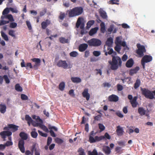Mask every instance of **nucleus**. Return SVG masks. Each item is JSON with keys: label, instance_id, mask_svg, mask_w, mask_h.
Masks as SVG:
<instances>
[{"label": "nucleus", "instance_id": "nucleus-1", "mask_svg": "<svg viewBox=\"0 0 155 155\" xmlns=\"http://www.w3.org/2000/svg\"><path fill=\"white\" fill-rule=\"evenodd\" d=\"M96 133H95L93 130L90 133L89 137L88 140L89 142L90 143H94L97 142L101 141L102 140H104L105 138L110 140L111 138V137L109 134L106 132L104 136H101L99 137L95 136Z\"/></svg>", "mask_w": 155, "mask_h": 155}, {"label": "nucleus", "instance_id": "nucleus-2", "mask_svg": "<svg viewBox=\"0 0 155 155\" xmlns=\"http://www.w3.org/2000/svg\"><path fill=\"white\" fill-rule=\"evenodd\" d=\"M112 61H108V63L110 65V69L114 71L117 70L119 67L122 66V61L120 57L118 56H115L112 55Z\"/></svg>", "mask_w": 155, "mask_h": 155}, {"label": "nucleus", "instance_id": "nucleus-3", "mask_svg": "<svg viewBox=\"0 0 155 155\" xmlns=\"http://www.w3.org/2000/svg\"><path fill=\"white\" fill-rule=\"evenodd\" d=\"M19 136L21 139L19 140L18 143V147L20 151L22 153L25 152L24 147V140H27L28 137V134L24 132H22L20 133Z\"/></svg>", "mask_w": 155, "mask_h": 155}, {"label": "nucleus", "instance_id": "nucleus-4", "mask_svg": "<svg viewBox=\"0 0 155 155\" xmlns=\"http://www.w3.org/2000/svg\"><path fill=\"white\" fill-rule=\"evenodd\" d=\"M83 11V8L81 7H76L68 10L67 13H68L69 18H72L81 15Z\"/></svg>", "mask_w": 155, "mask_h": 155}, {"label": "nucleus", "instance_id": "nucleus-5", "mask_svg": "<svg viewBox=\"0 0 155 155\" xmlns=\"http://www.w3.org/2000/svg\"><path fill=\"white\" fill-rule=\"evenodd\" d=\"M140 90L142 94L146 98L150 99L154 98V97L153 93L155 95V90L152 92L148 89L145 88H143L141 87L140 88Z\"/></svg>", "mask_w": 155, "mask_h": 155}, {"label": "nucleus", "instance_id": "nucleus-6", "mask_svg": "<svg viewBox=\"0 0 155 155\" xmlns=\"http://www.w3.org/2000/svg\"><path fill=\"white\" fill-rule=\"evenodd\" d=\"M87 43L90 46L97 47L101 44V41L98 39L93 38L88 41Z\"/></svg>", "mask_w": 155, "mask_h": 155}, {"label": "nucleus", "instance_id": "nucleus-7", "mask_svg": "<svg viewBox=\"0 0 155 155\" xmlns=\"http://www.w3.org/2000/svg\"><path fill=\"white\" fill-rule=\"evenodd\" d=\"M137 46L138 49L136 50V53L139 57H142L144 55V53L146 52L145 46L143 45H141L139 43L137 44Z\"/></svg>", "mask_w": 155, "mask_h": 155}, {"label": "nucleus", "instance_id": "nucleus-8", "mask_svg": "<svg viewBox=\"0 0 155 155\" xmlns=\"http://www.w3.org/2000/svg\"><path fill=\"white\" fill-rule=\"evenodd\" d=\"M57 65L59 67H61L65 69L67 68H70L72 67V65L70 64H68L66 61L61 60L58 62Z\"/></svg>", "mask_w": 155, "mask_h": 155}, {"label": "nucleus", "instance_id": "nucleus-9", "mask_svg": "<svg viewBox=\"0 0 155 155\" xmlns=\"http://www.w3.org/2000/svg\"><path fill=\"white\" fill-rule=\"evenodd\" d=\"M19 127L18 126L12 124H8L7 127H4V130H8L10 129H12V131L14 132L17 131Z\"/></svg>", "mask_w": 155, "mask_h": 155}, {"label": "nucleus", "instance_id": "nucleus-10", "mask_svg": "<svg viewBox=\"0 0 155 155\" xmlns=\"http://www.w3.org/2000/svg\"><path fill=\"white\" fill-rule=\"evenodd\" d=\"M37 144L35 143L31 146V155H33L34 151L35 152V155H40V150L39 148L36 147Z\"/></svg>", "mask_w": 155, "mask_h": 155}, {"label": "nucleus", "instance_id": "nucleus-11", "mask_svg": "<svg viewBox=\"0 0 155 155\" xmlns=\"http://www.w3.org/2000/svg\"><path fill=\"white\" fill-rule=\"evenodd\" d=\"M12 135V132L8 130L3 131L0 133V135L2 138L3 139L4 141L5 140V138L6 136H8V137H11L10 136Z\"/></svg>", "mask_w": 155, "mask_h": 155}, {"label": "nucleus", "instance_id": "nucleus-12", "mask_svg": "<svg viewBox=\"0 0 155 155\" xmlns=\"http://www.w3.org/2000/svg\"><path fill=\"white\" fill-rule=\"evenodd\" d=\"M31 60L32 61L35 62V64L33 66V68L34 69L37 70L38 68V67L40 65L41 60L38 58H31Z\"/></svg>", "mask_w": 155, "mask_h": 155}, {"label": "nucleus", "instance_id": "nucleus-13", "mask_svg": "<svg viewBox=\"0 0 155 155\" xmlns=\"http://www.w3.org/2000/svg\"><path fill=\"white\" fill-rule=\"evenodd\" d=\"M152 60L151 56L148 55H145L143 56L141 60V62L144 63H147L151 61Z\"/></svg>", "mask_w": 155, "mask_h": 155}, {"label": "nucleus", "instance_id": "nucleus-14", "mask_svg": "<svg viewBox=\"0 0 155 155\" xmlns=\"http://www.w3.org/2000/svg\"><path fill=\"white\" fill-rule=\"evenodd\" d=\"M108 100L110 102H116L118 101L119 97L117 96L112 94L108 97Z\"/></svg>", "mask_w": 155, "mask_h": 155}, {"label": "nucleus", "instance_id": "nucleus-15", "mask_svg": "<svg viewBox=\"0 0 155 155\" xmlns=\"http://www.w3.org/2000/svg\"><path fill=\"white\" fill-rule=\"evenodd\" d=\"M83 96L86 98L87 101H88L90 98V94L88 93V89L85 88L82 93Z\"/></svg>", "mask_w": 155, "mask_h": 155}, {"label": "nucleus", "instance_id": "nucleus-16", "mask_svg": "<svg viewBox=\"0 0 155 155\" xmlns=\"http://www.w3.org/2000/svg\"><path fill=\"white\" fill-rule=\"evenodd\" d=\"M117 128L116 132L117 135L118 136L122 135L124 132L123 127H121L120 125H119L117 127Z\"/></svg>", "mask_w": 155, "mask_h": 155}, {"label": "nucleus", "instance_id": "nucleus-17", "mask_svg": "<svg viewBox=\"0 0 155 155\" xmlns=\"http://www.w3.org/2000/svg\"><path fill=\"white\" fill-rule=\"evenodd\" d=\"M113 43V39L112 38L110 37L107 39L106 42V45L107 46V50H109L110 49V47H111Z\"/></svg>", "mask_w": 155, "mask_h": 155}, {"label": "nucleus", "instance_id": "nucleus-18", "mask_svg": "<svg viewBox=\"0 0 155 155\" xmlns=\"http://www.w3.org/2000/svg\"><path fill=\"white\" fill-rule=\"evenodd\" d=\"M48 128L50 130L49 132L50 134L51 135L52 137H55L56 136V134L52 130H54L55 131H57V129L54 127H51L50 126H49Z\"/></svg>", "mask_w": 155, "mask_h": 155}, {"label": "nucleus", "instance_id": "nucleus-19", "mask_svg": "<svg viewBox=\"0 0 155 155\" xmlns=\"http://www.w3.org/2000/svg\"><path fill=\"white\" fill-rule=\"evenodd\" d=\"M88 46V45L87 44H81L79 46V50L81 52H83L87 49Z\"/></svg>", "mask_w": 155, "mask_h": 155}, {"label": "nucleus", "instance_id": "nucleus-20", "mask_svg": "<svg viewBox=\"0 0 155 155\" xmlns=\"http://www.w3.org/2000/svg\"><path fill=\"white\" fill-rule=\"evenodd\" d=\"M51 23L50 21L48 19L46 20L45 21L42 22L41 23V28L43 29H45L48 25Z\"/></svg>", "mask_w": 155, "mask_h": 155}, {"label": "nucleus", "instance_id": "nucleus-21", "mask_svg": "<svg viewBox=\"0 0 155 155\" xmlns=\"http://www.w3.org/2000/svg\"><path fill=\"white\" fill-rule=\"evenodd\" d=\"M134 61L133 59L131 58L129 59L126 63V66L127 68L131 67L134 64Z\"/></svg>", "mask_w": 155, "mask_h": 155}, {"label": "nucleus", "instance_id": "nucleus-22", "mask_svg": "<svg viewBox=\"0 0 155 155\" xmlns=\"http://www.w3.org/2000/svg\"><path fill=\"white\" fill-rule=\"evenodd\" d=\"M137 97H135L132 100L130 101V103L133 107L134 108L136 107L138 104L137 102Z\"/></svg>", "mask_w": 155, "mask_h": 155}, {"label": "nucleus", "instance_id": "nucleus-23", "mask_svg": "<svg viewBox=\"0 0 155 155\" xmlns=\"http://www.w3.org/2000/svg\"><path fill=\"white\" fill-rule=\"evenodd\" d=\"M72 81L76 83H78L81 82V78L78 77H72L71 78Z\"/></svg>", "mask_w": 155, "mask_h": 155}, {"label": "nucleus", "instance_id": "nucleus-24", "mask_svg": "<svg viewBox=\"0 0 155 155\" xmlns=\"http://www.w3.org/2000/svg\"><path fill=\"white\" fill-rule=\"evenodd\" d=\"M138 111L141 116H143L146 114L147 111L143 107H139L138 109Z\"/></svg>", "mask_w": 155, "mask_h": 155}, {"label": "nucleus", "instance_id": "nucleus-25", "mask_svg": "<svg viewBox=\"0 0 155 155\" xmlns=\"http://www.w3.org/2000/svg\"><path fill=\"white\" fill-rule=\"evenodd\" d=\"M6 106L5 104H0V112L2 114L5 113L6 111Z\"/></svg>", "mask_w": 155, "mask_h": 155}, {"label": "nucleus", "instance_id": "nucleus-26", "mask_svg": "<svg viewBox=\"0 0 155 155\" xmlns=\"http://www.w3.org/2000/svg\"><path fill=\"white\" fill-rule=\"evenodd\" d=\"M99 14L101 17L104 19L107 18V16L106 12L103 10H100L99 12Z\"/></svg>", "mask_w": 155, "mask_h": 155}, {"label": "nucleus", "instance_id": "nucleus-27", "mask_svg": "<svg viewBox=\"0 0 155 155\" xmlns=\"http://www.w3.org/2000/svg\"><path fill=\"white\" fill-rule=\"evenodd\" d=\"M103 150L105 153L107 155H109L111 152L110 149L109 147L107 146L104 147Z\"/></svg>", "mask_w": 155, "mask_h": 155}, {"label": "nucleus", "instance_id": "nucleus-28", "mask_svg": "<svg viewBox=\"0 0 155 155\" xmlns=\"http://www.w3.org/2000/svg\"><path fill=\"white\" fill-rule=\"evenodd\" d=\"M98 29V28L96 27L94 28H92L89 31V34L90 35L92 36L97 33Z\"/></svg>", "mask_w": 155, "mask_h": 155}, {"label": "nucleus", "instance_id": "nucleus-29", "mask_svg": "<svg viewBox=\"0 0 155 155\" xmlns=\"http://www.w3.org/2000/svg\"><path fill=\"white\" fill-rule=\"evenodd\" d=\"M140 69L139 67H136L134 69L130 70V71L129 74L130 75H132L135 74H136Z\"/></svg>", "mask_w": 155, "mask_h": 155}, {"label": "nucleus", "instance_id": "nucleus-30", "mask_svg": "<svg viewBox=\"0 0 155 155\" xmlns=\"http://www.w3.org/2000/svg\"><path fill=\"white\" fill-rule=\"evenodd\" d=\"M36 129L34 128L32 129V131L31 133V135L32 137L35 138L37 137L38 135L36 131Z\"/></svg>", "mask_w": 155, "mask_h": 155}, {"label": "nucleus", "instance_id": "nucleus-31", "mask_svg": "<svg viewBox=\"0 0 155 155\" xmlns=\"http://www.w3.org/2000/svg\"><path fill=\"white\" fill-rule=\"evenodd\" d=\"M8 139L9 140L7 141L5 143V147L12 146L13 144V142L12 141V137H8Z\"/></svg>", "mask_w": 155, "mask_h": 155}, {"label": "nucleus", "instance_id": "nucleus-32", "mask_svg": "<svg viewBox=\"0 0 155 155\" xmlns=\"http://www.w3.org/2000/svg\"><path fill=\"white\" fill-rule=\"evenodd\" d=\"M25 119L27 121L28 124L29 126L30 125L31 123H32L33 121V120L31 117L28 115H25Z\"/></svg>", "mask_w": 155, "mask_h": 155}, {"label": "nucleus", "instance_id": "nucleus-33", "mask_svg": "<svg viewBox=\"0 0 155 155\" xmlns=\"http://www.w3.org/2000/svg\"><path fill=\"white\" fill-rule=\"evenodd\" d=\"M140 84V81L139 79H137L134 84V87L135 89L137 88Z\"/></svg>", "mask_w": 155, "mask_h": 155}, {"label": "nucleus", "instance_id": "nucleus-34", "mask_svg": "<svg viewBox=\"0 0 155 155\" xmlns=\"http://www.w3.org/2000/svg\"><path fill=\"white\" fill-rule=\"evenodd\" d=\"M101 31L103 33H104L105 31V26L104 23L103 22H102L100 24Z\"/></svg>", "mask_w": 155, "mask_h": 155}, {"label": "nucleus", "instance_id": "nucleus-35", "mask_svg": "<svg viewBox=\"0 0 155 155\" xmlns=\"http://www.w3.org/2000/svg\"><path fill=\"white\" fill-rule=\"evenodd\" d=\"M59 40L60 42L62 44L68 43V39H66L63 37L60 38Z\"/></svg>", "mask_w": 155, "mask_h": 155}, {"label": "nucleus", "instance_id": "nucleus-36", "mask_svg": "<svg viewBox=\"0 0 155 155\" xmlns=\"http://www.w3.org/2000/svg\"><path fill=\"white\" fill-rule=\"evenodd\" d=\"M65 84L64 82H61L59 84V89L61 91H63L65 88Z\"/></svg>", "mask_w": 155, "mask_h": 155}, {"label": "nucleus", "instance_id": "nucleus-37", "mask_svg": "<svg viewBox=\"0 0 155 155\" xmlns=\"http://www.w3.org/2000/svg\"><path fill=\"white\" fill-rule=\"evenodd\" d=\"M2 37L6 41H8V36L2 31H1Z\"/></svg>", "mask_w": 155, "mask_h": 155}, {"label": "nucleus", "instance_id": "nucleus-38", "mask_svg": "<svg viewBox=\"0 0 155 155\" xmlns=\"http://www.w3.org/2000/svg\"><path fill=\"white\" fill-rule=\"evenodd\" d=\"M95 21L94 20H91L88 21L87 24V28H90L94 23Z\"/></svg>", "mask_w": 155, "mask_h": 155}, {"label": "nucleus", "instance_id": "nucleus-39", "mask_svg": "<svg viewBox=\"0 0 155 155\" xmlns=\"http://www.w3.org/2000/svg\"><path fill=\"white\" fill-rule=\"evenodd\" d=\"M15 89L18 91L21 92L22 91V88L21 87L19 84H17L15 85Z\"/></svg>", "mask_w": 155, "mask_h": 155}, {"label": "nucleus", "instance_id": "nucleus-40", "mask_svg": "<svg viewBox=\"0 0 155 155\" xmlns=\"http://www.w3.org/2000/svg\"><path fill=\"white\" fill-rule=\"evenodd\" d=\"M55 141L56 143L58 144H61L64 142V141L62 139L58 137H56L55 138Z\"/></svg>", "mask_w": 155, "mask_h": 155}, {"label": "nucleus", "instance_id": "nucleus-41", "mask_svg": "<svg viewBox=\"0 0 155 155\" xmlns=\"http://www.w3.org/2000/svg\"><path fill=\"white\" fill-rule=\"evenodd\" d=\"M47 9L46 8H43L42 10L39 13L40 16L42 17L45 15V14L47 13Z\"/></svg>", "mask_w": 155, "mask_h": 155}, {"label": "nucleus", "instance_id": "nucleus-42", "mask_svg": "<svg viewBox=\"0 0 155 155\" xmlns=\"http://www.w3.org/2000/svg\"><path fill=\"white\" fill-rule=\"evenodd\" d=\"M88 155H98V153L96 149H94L93 151L91 152V151H89L88 152Z\"/></svg>", "mask_w": 155, "mask_h": 155}, {"label": "nucleus", "instance_id": "nucleus-43", "mask_svg": "<svg viewBox=\"0 0 155 155\" xmlns=\"http://www.w3.org/2000/svg\"><path fill=\"white\" fill-rule=\"evenodd\" d=\"M78 152L79 153V155H85L84 150L82 147L78 149Z\"/></svg>", "mask_w": 155, "mask_h": 155}, {"label": "nucleus", "instance_id": "nucleus-44", "mask_svg": "<svg viewBox=\"0 0 155 155\" xmlns=\"http://www.w3.org/2000/svg\"><path fill=\"white\" fill-rule=\"evenodd\" d=\"M7 19H8L9 21L13 22L14 21L12 15L11 14H8L7 15Z\"/></svg>", "mask_w": 155, "mask_h": 155}, {"label": "nucleus", "instance_id": "nucleus-45", "mask_svg": "<svg viewBox=\"0 0 155 155\" xmlns=\"http://www.w3.org/2000/svg\"><path fill=\"white\" fill-rule=\"evenodd\" d=\"M81 18L80 17L79 18H78L77 22L76 23V26L77 28H78L80 25L81 24Z\"/></svg>", "mask_w": 155, "mask_h": 155}, {"label": "nucleus", "instance_id": "nucleus-46", "mask_svg": "<svg viewBox=\"0 0 155 155\" xmlns=\"http://www.w3.org/2000/svg\"><path fill=\"white\" fill-rule=\"evenodd\" d=\"M32 117L33 119H36V120L37 122H39L41 123H42V121L41 119L39 117H37V118L36 116L35 115H33L32 116Z\"/></svg>", "mask_w": 155, "mask_h": 155}, {"label": "nucleus", "instance_id": "nucleus-47", "mask_svg": "<svg viewBox=\"0 0 155 155\" xmlns=\"http://www.w3.org/2000/svg\"><path fill=\"white\" fill-rule=\"evenodd\" d=\"M78 54L77 52L75 51H73L70 53V55L71 57H75L78 56Z\"/></svg>", "mask_w": 155, "mask_h": 155}, {"label": "nucleus", "instance_id": "nucleus-48", "mask_svg": "<svg viewBox=\"0 0 155 155\" xmlns=\"http://www.w3.org/2000/svg\"><path fill=\"white\" fill-rule=\"evenodd\" d=\"M99 129L100 130V132H102L105 129V127L102 124L99 123L98 124Z\"/></svg>", "mask_w": 155, "mask_h": 155}, {"label": "nucleus", "instance_id": "nucleus-49", "mask_svg": "<svg viewBox=\"0 0 155 155\" xmlns=\"http://www.w3.org/2000/svg\"><path fill=\"white\" fill-rule=\"evenodd\" d=\"M121 40L120 39V37H117L116 38L115 43L116 45H120L121 44Z\"/></svg>", "mask_w": 155, "mask_h": 155}, {"label": "nucleus", "instance_id": "nucleus-50", "mask_svg": "<svg viewBox=\"0 0 155 155\" xmlns=\"http://www.w3.org/2000/svg\"><path fill=\"white\" fill-rule=\"evenodd\" d=\"M15 31L12 30H10L9 31L8 34L14 37V38H15L16 37L15 34Z\"/></svg>", "mask_w": 155, "mask_h": 155}, {"label": "nucleus", "instance_id": "nucleus-51", "mask_svg": "<svg viewBox=\"0 0 155 155\" xmlns=\"http://www.w3.org/2000/svg\"><path fill=\"white\" fill-rule=\"evenodd\" d=\"M9 8H6L2 12V15H7L9 12Z\"/></svg>", "mask_w": 155, "mask_h": 155}, {"label": "nucleus", "instance_id": "nucleus-52", "mask_svg": "<svg viewBox=\"0 0 155 155\" xmlns=\"http://www.w3.org/2000/svg\"><path fill=\"white\" fill-rule=\"evenodd\" d=\"M40 128H41L43 130L45 131L47 133H48L49 131L47 128V127L45 125L41 124V125L40 126Z\"/></svg>", "mask_w": 155, "mask_h": 155}, {"label": "nucleus", "instance_id": "nucleus-53", "mask_svg": "<svg viewBox=\"0 0 155 155\" xmlns=\"http://www.w3.org/2000/svg\"><path fill=\"white\" fill-rule=\"evenodd\" d=\"M119 1L118 0H111L109 2V4H118Z\"/></svg>", "mask_w": 155, "mask_h": 155}, {"label": "nucleus", "instance_id": "nucleus-54", "mask_svg": "<svg viewBox=\"0 0 155 155\" xmlns=\"http://www.w3.org/2000/svg\"><path fill=\"white\" fill-rule=\"evenodd\" d=\"M9 22V21H5L2 19L0 21V26L4 25Z\"/></svg>", "mask_w": 155, "mask_h": 155}, {"label": "nucleus", "instance_id": "nucleus-55", "mask_svg": "<svg viewBox=\"0 0 155 155\" xmlns=\"http://www.w3.org/2000/svg\"><path fill=\"white\" fill-rule=\"evenodd\" d=\"M3 78L6 84H8L10 83V81L8 76L6 75L3 76Z\"/></svg>", "mask_w": 155, "mask_h": 155}, {"label": "nucleus", "instance_id": "nucleus-56", "mask_svg": "<svg viewBox=\"0 0 155 155\" xmlns=\"http://www.w3.org/2000/svg\"><path fill=\"white\" fill-rule=\"evenodd\" d=\"M114 49L118 52H120L121 50V47L120 45H116V46L114 47Z\"/></svg>", "mask_w": 155, "mask_h": 155}, {"label": "nucleus", "instance_id": "nucleus-57", "mask_svg": "<svg viewBox=\"0 0 155 155\" xmlns=\"http://www.w3.org/2000/svg\"><path fill=\"white\" fill-rule=\"evenodd\" d=\"M17 24L16 23L12 22L10 24L9 27L10 28H14L17 27Z\"/></svg>", "mask_w": 155, "mask_h": 155}, {"label": "nucleus", "instance_id": "nucleus-58", "mask_svg": "<svg viewBox=\"0 0 155 155\" xmlns=\"http://www.w3.org/2000/svg\"><path fill=\"white\" fill-rule=\"evenodd\" d=\"M32 124L34 127H38L39 126L40 127V126L42 124V123H41L40 122V123H37L35 121L32 122Z\"/></svg>", "mask_w": 155, "mask_h": 155}, {"label": "nucleus", "instance_id": "nucleus-59", "mask_svg": "<svg viewBox=\"0 0 155 155\" xmlns=\"http://www.w3.org/2000/svg\"><path fill=\"white\" fill-rule=\"evenodd\" d=\"M21 97L22 100H28V97L27 96L24 94H21Z\"/></svg>", "mask_w": 155, "mask_h": 155}, {"label": "nucleus", "instance_id": "nucleus-60", "mask_svg": "<svg viewBox=\"0 0 155 155\" xmlns=\"http://www.w3.org/2000/svg\"><path fill=\"white\" fill-rule=\"evenodd\" d=\"M93 55L96 57H98L100 55L101 52L100 51H94L93 52Z\"/></svg>", "mask_w": 155, "mask_h": 155}, {"label": "nucleus", "instance_id": "nucleus-61", "mask_svg": "<svg viewBox=\"0 0 155 155\" xmlns=\"http://www.w3.org/2000/svg\"><path fill=\"white\" fill-rule=\"evenodd\" d=\"M38 132L39 134L42 137H46L47 136V134L46 133H43L40 130H38Z\"/></svg>", "mask_w": 155, "mask_h": 155}, {"label": "nucleus", "instance_id": "nucleus-62", "mask_svg": "<svg viewBox=\"0 0 155 155\" xmlns=\"http://www.w3.org/2000/svg\"><path fill=\"white\" fill-rule=\"evenodd\" d=\"M109 50V51L108 52V54L110 55L113 53L114 54L116 55V52L114 51L112 48H110V49Z\"/></svg>", "mask_w": 155, "mask_h": 155}, {"label": "nucleus", "instance_id": "nucleus-63", "mask_svg": "<svg viewBox=\"0 0 155 155\" xmlns=\"http://www.w3.org/2000/svg\"><path fill=\"white\" fill-rule=\"evenodd\" d=\"M117 90L119 91H121L123 89V86L119 84L117 85Z\"/></svg>", "mask_w": 155, "mask_h": 155}, {"label": "nucleus", "instance_id": "nucleus-64", "mask_svg": "<svg viewBox=\"0 0 155 155\" xmlns=\"http://www.w3.org/2000/svg\"><path fill=\"white\" fill-rule=\"evenodd\" d=\"M116 114L120 118H122L124 116L122 114L121 112L117 111L116 113Z\"/></svg>", "mask_w": 155, "mask_h": 155}]
</instances>
